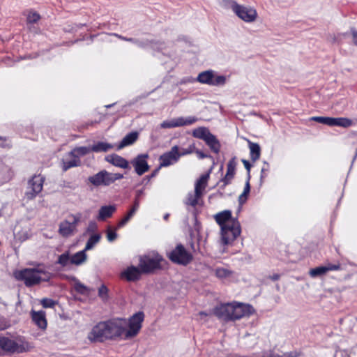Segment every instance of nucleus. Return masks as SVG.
I'll use <instances>...</instances> for the list:
<instances>
[{
  "label": "nucleus",
  "mask_w": 357,
  "mask_h": 357,
  "mask_svg": "<svg viewBox=\"0 0 357 357\" xmlns=\"http://www.w3.org/2000/svg\"><path fill=\"white\" fill-rule=\"evenodd\" d=\"M144 317V313L139 312L128 320L113 319L99 322L88 334V339L91 342H102L105 340L116 339L119 337H123L125 340L131 339L139 332Z\"/></svg>",
  "instance_id": "1"
},
{
  "label": "nucleus",
  "mask_w": 357,
  "mask_h": 357,
  "mask_svg": "<svg viewBox=\"0 0 357 357\" xmlns=\"http://www.w3.org/2000/svg\"><path fill=\"white\" fill-rule=\"evenodd\" d=\"M253 312L254 309L250 305L239 303L221 304L213 310V314L225 321L238 320L252 314Z\"/></svg>",
  "instance_id": "2"
},
{
  "label": "nucleus",
  "mask_w": 357,
  "mask_h": 357,
  "mask_svg": "<svg viewBox=\"0 0 357 357\" xmlns=\"http://www.w3.org/2000/svg\"><path fill=\"white\" fill-rule=\"evenodd\" d=\"M14 276L17 280L24 281L26 287L39 284L42 281H48L51 274L41 268H24L17 271Z\"/></svg>",
  "instance_id": "3"
},
{
  "label": "nucleus",
  "mask_w": 357,
  "mask_h": 357,
  "mask_svg": "<svg viewBox=\"0 0 357 357\" xmlns=\"http://www.w3.org/2000/svg\"><path fill=\"white\" fill-rule=\"evenodd\" d=\"M33 348V345L24 338L14 340L8 337L0 335V349L6 354L26 353L31 351Z\"/></svg>",
  "instance_id": "4"
},
{
  "label": "nucleus",
  "mask_w": 357,
  "mask_h": 357,
  "mask_svg": "<svg viewBox=\"0 0 357 357\" xmlns=\"http://www.w3.org/2000/svg\"><path fill=\"white\" fill-rule=\"evenodd\" d=\"M192 136L202 139L210 149L218 154L221 148V144L215 135L212 134L209 129L204 126L198 127L192 130Z\"/></svg>",
  "instance_id": "5"
},
{
  "label": "nucleus",
  "mask_w": 357,
  "mask_h": 357,
  "mask_svg": "<svg viewBox=\"0 0 357 357\" xmlns=\"http://www.w3.org/2000/svg\"><path fill=\"white\" fill-rule=\"evenodd\" d=\"M241 232V225L238 219L230 221L227 226L221 229V240L224 245L231 243Z\"/></svg>",
  "instance_id": "6"
},
{
  "label": "nucleus",
  "mask_w": 357,
  "mask_h": 357,
  "mask_svg": "<svg viewBox=\"0 0 357 357\" xmlns=\"http://www.w3.org/2000/svg\"><path fill=\"white\" fill-rule=\"evenodd\" d=\"M168 257L173 263L182 266H187L193 259L192 255L181 243L168 254Z\"/></svg>",
  "instance_id": "7"
},
{
  "label": "nucleus",
  "mask_w": 357,
  "mask_h": 357,
  "mask_svg": "<svg viewBox=\"0 0 357 357\" xmlns=\"http://www.w3.org/2000/svg\"><path fill=\"white\" fill-rule=\"evenodd\" d=\"M81 213L71 214L67 219L61 222L59 228V233L63 237H68L77 231V226L80 222Z\"/></svg>",
  "instance_id": "8"
},
{
  "label": "nucleus",
  "mask_w": 357,
  "mask_h": 357,
  "mask_svg": "<svg viewBox=\"0 0 357 357\" xmlns=\"http://www.w3.org/2000/svg\"><path fill=\"white\" fill-rule=\"evenodd\" d=\"M233 12L239 19L247 23L254 22L257 17L256 9L239 3L234 6Z\"/></svg>",
  "instance_id": "9"
},
{
  "label": "nucleus",
  "mask_w": 357,
  "mask_h": 357,
  "mask_svg": "<svg viewBox=\"0 0 357 357\" xmlns=\"http://www.w3.org/2000/svg\"><path fill=\"white\" fill-rule=\"evenodd\" d=\"M178 149L179 147L177 145H175L172 147L169 151H167L160 156V164L158 166V172L162 167H167L173 165L178 161L180 158Z\"/></svg>",
  "instance_id": "10"
},
{
  "label": "nucleus",
  "mask_w": 357,
  "mask_h": 357,
  "mask_svg": "<svg viewBox=\"0 0 357 357\" xmlns=\"http://www.w3.org/2000/svg\"><path fill=\"white\" fill-rule=\"evenodd\" d=\"M198 121V118L194 116H189L188 117H178L176 119H172L163 121L160 126L162 128H172L176 127L190 126Z\"/></svg>",
  "instance_id": "11"
},
{
  "label": "nucleus",
  "mask_w": 357,
  "mask_h": 357,
  "mask_svg": "<svg viewBox=\"0 0 357 357\" xmlns=\"http://www.w3.org/2000/svg\"><path fill=\"white\" fill-rule=\"evenodd\" d=\"M44 178L40 175H35L29 181V189L30 190L26 192V197L28 199H33L40 193L43 187Z\"/></svg>",
  "instance_id": "12"
},
{
  "label": "nucleus",
  "mask_w": 357,
  "mask_h": 357,
  "mask_svg": "<svg viewBox=\"0 0 357 357\" xmlns=\"http://www.w3.org/2000/svg\"><path fill=\"white\" fill-rule=\"evenodd\" d=\"M146 158L147 155H139L130 162L135 168V172L139 176L146 172L149 169Z\"/></svg>",
  "instance_id": "13"
},
{
  "label": "nucleus",
  "mask_w": 357,
  "mask_h": 357,
  "mask_svg": "<svg viewBox=\"0 0 357 357\" xmlns=\"http://www.w3.org/2000/svg\"><path fill=\"white\" fill-rule=\"evenodd\" d=\"M80 159L78 155H70V152L68 153L62 159V169L66 172L70 168L78 167L80 165Z\"/></svg>",
  "instance_id": "14"
},
{
  "label": "nucleus",
  "mask_w": 357,
  "mask_h": 357,
  "mask_svg": "<svg viewBox=\"0 0 357 357\" xmlns=\"http://www.w3.org/2000/svg\"><path fill=\"white\" fill-rule=\"evenodd\" d=\"M236 158L234 157L229 160L227 165V173L221 178V182H225L226 184H230L234 177L236 167Z\"/></svg>",
  "instance_id": "15"
},
{
  "label": "nucleus",
  "mask_w": 357,
  "mask_h": 357,
  "mask_svg": "<svg viewBox=\"0 0 357 357\" xmlns=\"http://www.w3.org/2000/svg\"><path fill=\"white\" fill-rule=\"evenodd\" d=\"M156 268V260L149 257H143L140 259L139 269L142 273H148Z\"/></svg>",
  "instance_id": "16"
},
{
  "label": "nucleus",
  "mask_w": 357,
  "mask_h": 357,
  "mask_svg": "<svg viewBox=\"0 0 357 357\" xmlns=\"http://www.w3.org/2000/svg\"><path fill=\"white\" fill-rule=\"evenodd\" d=\"M31 315L33 321L36 325L38 326L42 330H45L47 328V319L46 314L44 311H34L31 312Z\"/></svg>",
  "instance_id": "17"
},
{
  "label": "nucleus",
  "mask_w": 357,
  "mask_h": 357,
  "mask_svg": "<svg viewBox=\"0 0 357 357\" xmlns=\"http://www.w3.org/2000/svg\"><path fill=\"white\" fill-rule=\"evenodd\" d=\"M105 160L118 167L123 169H128L130 167L128 162L123 157L116 154L107 155Z\"/></svg>",
  "instance_id": "18"
},
{
  "label": "nucleus",
  "mask_w": 357,
  "mask_h": 357,
  "mask_svg": "<svg viewBox=\"0 0 357 357\" xmlns=\"http://www.w3.org/2000/svg\"><path fill=\"white\" fill-rule=\"evenodd\" d=\"M142 273L139 268L130 266L121 273V277L126 278L128 281H135L139 279Z\"/></svg>",
  "instance_id": "19"
},
{
  "label": "nucleus",
  "mask_w": 357,
  "mask_h": 357,
  "mask_svg": "<svg viewBox=\"0 0 357 357\" xmlns=\"http://www.w3.org/2000/svg\"><path fill=\"white\" fill-rule=\"evenodd\" d=\"M216 222L220 226L221 229L224 226H227L230 221L234 220V218L231 217V211L229 210H225L217 213L215 215Z\"/></svg>",
  "instance_id": "20"
},
{
  "label": "nucleus",
  "mask_w": 357,
  "mask_h": 357,
  "mask_svg": "<svg viewBox=\"0 0 357 357\" xmlns=\"http://www.w3.org/2000/svg\"><path fill=\"white\" fill-rule=\"evenodd\" d=\"M210 172L204 174L197 180L195 184V191L199 195H203L205 188L207 186L208 181L209 179Z\"/></svg>",
  "instance_id": "21"
},
{
  "label": "nucleus",
  "mask_w": 357,
  "mask_h": 357,
  "mask_svg": "<svg viewBox=\"0 0 357 357\" xmlns=\"http://www.w3.org/2000/svg\"><path fill=\"white\" fill-rule=\"evenodd\" d=\"M140 204V200L138 197L135 198L134 204L130 210L127 213L126 216L119 222L118 227L124 226L135 214Z\"/></svg>",
  "instance_id": "22"
},
{
  "label": "nucleus",
  "mask_w": 357,
  "mask_h": 357,
  "mask_svg": "<svg viewBox=\"0 0 357 357\" xmlns=\"http://www.w3.org/2000/svg\"><path fill=\"white\" fill-rule=\"evenodd\" d=\"M116 211L115 206H103L99 209L98 215L97 216L98 220L104 221L107 218H110L112 214Z\"/></svg>",
  "instance_id": "23"
},
{
  "label": "nucleus",
  "mask_w": 357,
  "mask_h": 357,
  "mask_svg": "<svg viewBox=\"0 0 357 357\" xmlns=\"http://www.w3.org/2000/svg\"><path fill=\"white\" fill-rule=\"evenodd\" d=\"M213 72L214 71L213 70L201 72L195 80L201 84L211 86L212 79L213 78Z\"/></svg>",
  "instance_id": "24"
},
{
  "label": "nucleus",
  "mask_w": 357,
  "mask_h": 357,
  "mask_svg": "<svg viewBox=\"0 0 357 357\" xmlns=\"http://www.w3.org/2000/svg\"><path fill=\"white\" fill-rule=\"evenodd\" d=\"M104 185H109L117 180H120L123 178V175L119 173H110L106 170H102Z\"/></svg>",
  "instance_id": "25"
},
{
  "label": "nucleus",
  "mask_w": 357,
  "mask_h": 357,
  "mask_svg": "<svg viewBox=\"0 0 357 357\" xmlns=\"http://www.w3.org/2000/svg\"><path fill=\"white\" fill-rule=\"evenodd\" d=\"M248 146L250 149V155L252 161L259 159L261 155V148L258 143L248 141Z\"/></svg>",
  "instance_id": "26"
},
{
  "label": "nucleus",
  "mask_w": 357,
  "mask_h": 357,
  "mask_svg": "<svg viewBox=\"0 0 357 357\" xmlns=\"http://www.w3.org/2000/svg\"><path fill=\"white\" fill-rule=\"evenodd\" d=\"M138 137L137 132H132L126 135L118 146V149H121L125 146L132 144Z\"/></svg>",
  "instance_id": "27"
},
{
  "label": "nucleus",
  "mask_w": 357,
  "mask_h": 357,
  "mask_svg": "<svg viewBox=\"0 0 357 357\" xmlns=\"http://www.w3.org/2000/svg\"><path fill=\"white\" fill-rule=\"evenodd\" d=\"M85 252L86 250H84L70 256V264L79 266L85 262L87 258Z\"/></svg>",
  "instance_id": "28"
},
{
  "label": "nucleus",
  "mask_w": 357,
  "mask_h": 357,
  "mask_svg": "<svg viewBox=\"0 0 357 357\" xmlns=\"http://www.w3.org/2000/svg\"><path fill=\"white\" fill-rule=\"evenodd\" d=\"M229 184H226L225 182H221V179L217 183L216 186L218 187V189L216 192L212 194L210 197H225L226 196L231 195V193L226 192L225 188Z\"/></svg>",
  "instance_id": "29"
},
{
  "label": "nucleus",
  "mask_w": 357,
  "mask_h": 357,
  "mask_svg": "<svg viewBox=\"0 0 357 357\" xmlns=\"http://www.w3.org/2000/svg\"><path fill=\"white\" fill-rule=\"evenodd\" d=\"M114 148V146L111 144L98 142L97 144H93L91 146V151L93 152H107Z\"/></svg>",
  "instance_id": "30"
},
{
  "label": "nucleus",
  "mask_w": 357,
  "mask_h": 357,
  "mask_svg": "<svg viewBox=\"0 0 357 357\" xmlns=\"http://www.w3.org/2000/svg\"><path fill=\"white\" fill-rule=\"evenodd\" d=\"M352 124V121L347 118L339 117L333 118L332 126H340L342 128H348Z\"/></svg>",
  "instance_id": "31"
},
{
  "label": "nucleus",
  "mask_w": 357,
  "mask_h": 357,
  "mask_svg": "<svg viewBox=\"0 0 357 357\" xmlns=\"http://www.w3.org/2000/svg\"><path fill=\"white\" fill-rule=\"evenodd\" d=\"M101 239L100 234H93L86 242L84 250H91Z\"/></svg>",
  "instance_id": "32"
},
{
  "label": "nucleus",
  "mask_w": 357,
  "mask_h": 357,
  "mask_svg": "<svg viewBox=\"0 0 357 357\" xmlns=\"http://www.w3.org/2000/svg\"><path fill=\"white\" fill-rule=\"evenodd\" d=\"M89 181L95 186L104 185L102 171H100L96 174L89 177Z\"/></svg>",
  "instance_id": "33"
},
{
  "label": "nucleus",
  "mask_w": 357,
  "mask_h": 357,
  "mask_svg": "<svg viewBox=\"0 0 357 357\" xmlns=\"http://www.w3.org/2000/svg\"><path fill=\"white\" fill-rule=\"evenodd\" d=\"M91 151V147H86V146L76 147L70 151V155L73 156V154L77 155H78V158H79L80 156L85 155L89 153Z\"/></svg>",
  "instance_id": "34"
},
{
  "label": "nucleus",
  "mask_w": 357,
  "mask_h": 357,
  "mask_svg": "<svg viewBox=\"0 0 357 357\" xmlns=\"http://www.w3.org/2000/svg\"><path fill=\"white\" fill-rule=\"evenodd\" d=\"M201 194L197 195L195 192H189L188 194L187 200L185 204L192 206H195L198 204V199L202 197Z\"/></svg>",
  "instance_id": "35"
},
{
  "label": "nucleus",
  "mask_w": 357,
  "mask_h": 357,
  "mask_svg": "<svg viewBox=\"0 0 357 357\" xmlns=\"http://www.w3.org/2000/svg\"><path fill=\"white\" fill-rule=\"evenodd\" d=\"M73 280L75 282L74 288L78 293L82 294H86L89 292V289L84 284H82L75 278H73Z\"/></svg>",
  "instance_id": "36"
},
{
  "label": "nucleus",
  "mask_w": 357,
  "mask_h": 357,
  "mask_svg": "<svg viewBox=\"0 0 357 357\" xmlns=\"http://www.w3.org/2000/svg\"><path fill=\"white\" fill-rule=\"evenodd\" d=\"M57 264L63 267L67 266L70 264V256L69 252H66L59 256Z\"/></svg>",
  "instance_id": "37"
},
{
  "label": "nucleus",
  "mask_w": 357,
  "mask_h": 357,
  "mask_svg": "<svg viewBox=\"0 0 357 357\" xmlns=\"http://www.w3.org/2000/svg\"><path fill=\"white\" fill-rule=\"evenodd\" d=\"M327 273V269L325 266H321L316 267L314 268H312L310 271V275L312 278H316L318 276L323 275Z\"/></svg>",
  "instance_id": "38"
},
{
  "label": "nucleus",
  "mask_w": 357,
  "mask_h": 357,
  "mask_svg": "<svg viewBox=\"0 0 357 357\" xmlns=\"http://www.w3.org/2000/svg\"><path fill=\"white\" fill-rule=\"evenodd\" d=\"M226 80L227 79L225 75H215V72H213V78L212 79L211 86H223L225 84Z\"/></svg>",
  "instance_id": "39"
},
{
  "label": "nucleus",
  "mask_w": 357,
  "mask_h": 357,
  "mask_svg": "<svg viewBox=\"0 0 357 357\" xmlns=\"http://www.w3.org/2000/svg\"><path fill=\"white\" fill-rule=\"evenodd\" d=\"M312 120L324 125L332 126L333 117L313 116L312 117Z\"/></svg>",
  "instance_id": "40"
},
{
  "label": "nucleus",
  "mask_w": 357,
  "mask_h": 357,
  "mask_svg": "<svg viewBox=\"0 0 357 357\" xmlns=\"http://www.w3.org/2000/svg\"><path fill=\"white\" fill-rule=\"evenodd\" d=\"M195 148H196L195 144L193 143L192 144H190L185 149H184V148L179 149H178L179 157L181 158V156L191 154V153H194L195 151Z\"/></svg>",
  "instance_id": "41"
},
{
  "label": "nucleus",
  "mask_w": 357,
  "mask_h": 357,
  "mask_svg": "<svg viewBox=\"0 0 357 357\" xmlns=\"http://www.w3.org/2000/svg\"><path fill=\"white\" fill-rule=\"evenodd\" d=\"M215 274L217 278L223 279L231 275V271L225 268H217L215 270Z\"/></svg>",
  "instance_id": "42"
},
{
  "label": "nucleus",
  "mask_w": 357,
  "mask_h": 357,
  "mask_svg": "<svg viewBox=\"0 0 357 357\" xmlns=\"http://www.w3.org/2000/svg\"><path fill=\"white\" fill-rule=\"evenodd\" d=\"M269 169V164L267 162L264 161L261 169L260 184H262L264 183V179L267 177Z\"/></svg>",
  "instance_id": "43"
},
{
  "label": "nucleus",
  "mask_w": 357,
  "mask_h": 357,
  "mask_svg": "<svg viewBox=\"0 0 357 357\" xmlns=\"http://www.w3.org/2000/svg\"><path fill=\"white\" fill-rule=\"evenodd\" d=\"M238 3L234 0H220V5L225 8V9H231L234 11V8L235 5H237Z\"/></svg>",
  "instance_id": "44"
},
{
  "label": "nucleus",
  "mask_w": 357,
  "mask_h": 357,
  "mask_svg": "<svg viewBox=\"0 0 357 357\" xmlns=\"http://www.w3.org/2000/svg\"><path fill=\"white\" fill-rule=\"evenodd\" d=\"M40 19V15L36 12H29L26 17V21L30 24L36 23Z\"/></svg>",
  "instance_id": "45"
},
{
  "label": "nucleus",
  "mask_w": 357,
  "mask_h": 357,
  "mask_svg": "<svg viewBox=\"0 0 357 357\" xmlns=\"http://www.w3.org/2000/svg\"><path fill=\"white\" fill-rule=\"evenodd\" d=\"M98 296L103 300L105 301L108 298V289L105 285H101L98 289Z\"/></svg>",
  "instance_id": "46"
},
{
  "label": "nucleus",
  "mask_w": 357,
  "mask_h": 357,
  "mask_svg": "<svg viewBox=\"0 0 357 357\" xmlns=\"http://www.w3.org/2000/svg\"><path fill=\"white\" fill-rule=\"evenodd\" d=\"M40 303L45 308L54 307L56 305V302L54 301L47 298H43Z\"/></svg>",
  "instance_id": "47"
},
{
  "label": "nucleus",
  "mask_w": 357,
  "mask_h": 357,
  "mask_svg": "<svg viewBox=\"0 0 357 357\" xmlns=\"http://www.w3.org/2000/svg\"><path fill=\"white\" fill-rule=\"evenodd\" d=\"M195 222H195V230L197 231V249H199L200 241H201V239H202V235H201V233H200L201 225L197 222V219L195 220Z\"/></svg>",
  "instance_id": "48"
},
{
  "label": "nucleus",
  "mask_w": 357,
  "mask_h": 357,
  "mask_svg": "<svg viewBox=\"0 0 357 357\" xmlns=\"http://www.w3.org/2000/svg\"><path fill=\"white\" fill-rule=\"evenodd\" d=\"M303 355L301 351L294 350L289 352L284 353L282 356L284 357H301Z\"/></svg>",
  "instance_id": "49"
},
{
  "label": "nucleus",
  "mask_w": 357,
  "mask_h": 357,
  "mask_svg": "<svg viewBox=\"0 0 357 357\" xmlns=\"http://www.w3.org/2000/svg\"><path fill=\"white\" fill-rule=\"evenodd\" d=\"M117 237V234L115 231L109 228L107 230V238L109 242L114 241Z\"/></svg>",
  "instance_id": "50"
},
{
  "label": "nucleus",
  "mask_w": 357,
  "mask_h": 357,
  "mask_svg": "<svg viewBox=\"0 0 357 357\" xmlns=\"http://www.w3.org/2000/svg\"><path fill=\"white\" fill-rule=\"evenodd\" d=\"M326 268L327 269V272L330 271H338L340 269V264H328L327 266H325Z\"/></svg>",
  "instance_id": "51"
},
{
  "label": "nucleus",
  "mask_w": 357,
  "mask_h": 357,
  "mask_svg": "<svg viewBox=\"0 0 357 357\" xmlns=\"http://www.w3.org/2000/svg\"><path fill=\"white\" fill-rule=\"evenodd\" d=\"M250 174H248V179L245 182V185L243 189V193L249 195L250 191Z\"/></svg>",
  "instance_id": "52"
},
{
  "label": "nucleus",
  "mask_w": 357,
  "mask_h": 357,
  "mask_svg": "<svg viewBox=\"0 0 357 357\" xmlns=\"http://www.w3.org/2000/svg\"><path fill=\"white\" fill-rule=\"evenodd\" d=\"M262 357H284L282 355H279L275 354L273 351H268L267 352H264Z\"/></svg>",
  "instance_id": "53"
},
{
  "label": "nucleus",
  "mask_w": 357,
  "mask_h": 357,
  "mask_svg": "<svg viewBox=\"0 0 357 357\" xmlns=\"http://www.w3.org/2000/svg\"><path fill=\"white\" fill-rule=\"evenodd\" d=\"M248 195L242 192L238 197V203L240 205L244 204L248 199Z\"/></svg>",
  "instance_id": "54"
},
{
  "label": "nucleus",
  "mask_w": 357,
  "mask_h": 357,
  "mask_svg": "<svg viewBox=\"0 0 357 357\" xmlns=\"http://www.w3.org/2000/svg\"><path fill=\"white\" fill-rule=\"evenodd\" d=\"M351 34L352 36V42L353 43L357 46V31L355 28L351 29Z\"/></svg>",
  "instance_id": "55"
},
{
  "label": "nucleus",
  "mask_w": 357,
  "mask_h": 357,
  "mask_svg": "<svg viewBox=\"0 0 357 357\" xmlns=\"http://www.w3.org/2000/svg\"><path fill=\"white\" fill-rule=\"evenodd\" d=\"M194 153L197 154V157L199 159H204L209 157L208 154L204 153L203 151L197 149V148H195V151Z\"/></svg>",
  "instance_id": "56"
},
{
  "label": "nucleus",
  "mask_w": 357,
  "mask_h": 357,
  "mask_svg": "<svg viewBox=\"0 0 357 357\" xmlns=\"http://www.w3.org/2000/svg\"><path fill=\"white\" fill-rule=\"evenodd\" d=\"M242 162L243 163L245 168L248 171V174H250V168H251V165H250V162L247 160L243 159Z\"/></svg>",
  "instance_id": "57"
},
{
  "label": "nucleus",
  "mask_w": 357,
  "mask_h": 357,
  "mask_svg": "<svg viewBox=\"0 0 357 357\" xmlns=\"http://www.w3.org/2000/svg\"><path fill=\"white\" fill-rule=\"evenodd\" d=\"M115 36H116V37H118L119 38H120V39H121V40H126V41H129V42H136V43H137V41H136L135 39L131 38H128L123 37V36H120V35H118V34H115Z\"/></svg>",
  "instance_id": "58"
},
{
  "label": "nucleus",
  "mask_w": 357,
  "mask_h": 357,
  "mask_svg": "<svg viewBox=\"0 0 357 357\" xmlns=\"http://www.w3.org/2000/svg\"><path fill=\"white\" fill-rule=\"evenodd\" d=\"M96 224L95 222H90L89 227L87 229V231H93L96 229Z\"/></svg>",
  "instance_id": "59"
},
{
  "label": "nucleus",
  "mask_w": 357,
  "mask_h": 357,
  "mask_svg": "<svg viewBox=\"0 0 357 357\" xmlns=\"http://www.w3.org/2000/svg\"><path fill=\"white\" fill-rule=\"evenodd\" d=\"M280 278V275L278 273H275V274H273L272 275L270 276V278L273 280V281H276V280H278Z\"/></svg>",
  "instance_id": "60"
},
{
  "label": "nucleus",
  "mask_w": 357,
  "mask_h": 357,
  "mask_svg": "<svg viewBox=\"0 0 357 357\" xmlns=\"http://www.w3.org/2000/svg\"><path fill=\"white\" fill-rule=\"evenodd\" d=\"M190 245L192 250L194 252H196L197 250H199V249H197V245L196 246L194 242H191Z\"/></svg>",
  "instance_id": "61"
},
{
  "label": "nucleus",
  "mask_w": 357,
  "mask_h": 357,
  "mask_svg": "<svg viewBox=\"0 0 357 357\" xmlns=\"http://www.w3.org/2000/svg\"><path fill=\"white\" fill-rule=\"evenodd\" d=\"M157 260H158V268H160V262L163 261L162 257L158 254Z\"/></svg>",
  "instance_id": "62"
},
{
  "label": "nucleus",
  "mask_w": 357,
  "mask_h": 357,
  "mask_svg": "<svg viewBox=\"0 0 357 357\" xmlns=\"http://www.w3.org/2000/svg\"><path fill=\"white\" fill-rule=\"evenodd\" d=\"M142 195V190H138L137 192V195H136V197H138V199H139V197Z\"/></svg>",
  "instance_id": "63"
},
{
  "label": "nucleus",
  "mask_w": 357,
  "mask_h": 357,
  "mask_svg": "<svg viewBox=\"0 0 357 357\" xmlns=\"http://www.w3.org/2000/svg\"><path fill=\"white\" fill-rule=\"evenodd\" d=\"M169 216V213H166V214L164 215V217H163L164 220H168Z\"/></svg>",
  "instance_id": "64"
}]
</instances>
